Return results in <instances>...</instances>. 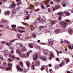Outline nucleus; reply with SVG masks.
Instances as JSON below:
<instances>
[{
	"mask_svg": "<svg viewBox=\"0 0 73 73\" xmlns=\"http://www.w3.org/2000/svg\"><path fill=\"white\" fill-rule=\"evenodd\" d=\"M29 56V53L28 52L27 54H21L19 55L20 57L22 58H27Z\"/></svg>",
	"mask_w": 73,
	"mask_h": 73,
	"instance_id": "f257e3e1",
	"label": "nucleus"
},
{
	"mask_svg": "<svg viewBox=\"0 0 73 73\" xmlns=\"http://www.w3.org/2000/svg\"><path fill=\"white\" fill-rule=\"evenodd\" d=\"M67 24V23L64 22H60L61 27H62V28H65L66 27Z\"/></svg>",
	"mask_w": 73,
	"mask_h": 73,
	"instance_id": "f03ea898",
	"label": "nucleus"
},
{
	"mask_svg": "<svg viewBox=\"0 0 73 73\" xmlns=\"http://www.w3.org/2000/svg\"><path fill=\"white\" fill-rule=\"evenodd\" d=\"M16 68L17 71L18 72H23V69L22 68H20V66L19 65H17L16 67Z\"/></svg>",
	"mask_w": 73,
	"mask_h": 73,
	"instance_id": "7ed1b4c3",
	"label": "nucleus"
},
{
	"mask_svg": "<svg viewBox=\"0 0 73 73\" xmlns=\"http://www.w3.org/2000/svg\"><path fill=\"white\" fill-rule=\"evenodd\" d=\"M8 66H10V67H9L7 68H6V70L7 71H9L10 70H11V66H12V64H11V63H9L8 64Z\"/></svg>",
	"mask_w": 73,
	"mask_h": 73,
	"instance_id": "20e7f679",
	"label": "nucleus"
},
{
	"mask_svg": "<svg viewBox=\"0 0 73 73\" xmlns=\"http://www.w3.org/2000/svg\"><path fill=\"white\" fill-rule=\"evenodd\" d=\"M40 65V62L39 61H37L34 64L35 66H38Z\"/></svg>",
	"mask_w": 73,
	"mask_h": 73,
	"instance_id": "39448f33",
	"label": "nucleus"
},
{
	"mask_svg": "<svg viewBox=\"0 0 73 73\" xmlns=\"http://www.w3.org/2000/svg\"><path fill=\"white\" fill-rule=\"evenodd\" d=\"M1 22L3 23H5V24H8L9 22L8 21L5 20V19H1Z\"/></svg>",
	"mask_w": 73,
	"mask_h": 73,
	"instance_id": "423d86ee",
	"label": "nucleus"
},
{
	"mask_svg": "<svg viewBox=\"0 0 73 73\" xmlns=\"http://www.w3.org/2000/svg\"><path fill=\"white\" fill-rule=\"evenodd\" d=\"M42 51L43 52V53L44 55H45V56H48V54H47L46 52H49L48 50H45L44 49L42 50Z\"/></svg>",
	"mask_w": 73,
	"mask_h": 73,
	"instance_id": "0eeeda50",
	"label": "nucleus"
},
{
	"mask_svg": "<svg viewBox=\"0 0 73 73\" xmlns=\"http://www.w3.org/2000/svg\"><path fill=\"white\" fill-rule=\"evenodd\" d=\"M33 60L36 61L37 60V55L36 54H35L33 56Z\"/></svg>",
	"mask_w": 73,
	"mask_h": 73,
	"instance_id": "6e6552de",
	"label": "nucleus"
},
{
	"mask_svg": "<svg viewBox=\"0 0 73 73\" xmlns=\"http://www.w3.org/2000/svg\"><path fill=\"white\" fill-rule=\"evenodd\" d=\"M16 53H17V54H19V56H20V55L21 54V52L19 49H17L16 50Z\"/></svg>",
	"mask_w": 73,
	"mask_h": 73,
	"instance_id": "1a4fd4ad",
	"label": "nucleus"
},
{
	"mask_svg": "<svg viewBox=\"0 0 73 73\" xmlns=\"http://www.w3.org/2000/svg\"><path fill=\"white\" fill-rule=\"evenodd\" d=\"M34 47L35 48H36L37 49L39 50L40 51H41V48L40 46H38V45H36L34 46Z\"/></svg>",
	"mask_w": 73,
	"mask_h": 73,
	"instance_id": "9d476101",
	"label": "nucleus"
},
{
	"mask_svg": "<svg viewBox=\"0 0 73 73\" xmlns=\"http://www.w3.org/2000/svg\"><path fill=\"white\" fill-rule=\"evenodd\" d=\"M60 31L61 30L60 29H58L56 30L54 32L55 33H56V34H58V33H59L60 32Z\"/></svg>",
	"mask_w": 73,
	"mask_h": 73,
	"instance_id": "9b49d317",
	"label": "nucleus"
},
{
	"mask_svg": "<svg viewBox=\"0 0 73 73\" xmlns=\"http://www.w3.org/2000/svg\"><path fill=\"white\" fill-rule=\"evenodd\" d=\"M63 13H64V12H58L57 13V14L58 15H59L60 16H62L63 15Z\"/></svg>",
	"mask_w": 73,
	"mask_h": 73,
	"instance_id": "f8f14e48",
	"label": "nucleus"
},
{
	"mask_svg": "<svg viewBox=\"0 0 73 73\" xmlns=\"http://www.w3.org/2000/svg\"><path fill=\"white\" fill-rule=\"evenodd\" d=\"M30 48H33V46H34V44L33 43H30L29 45Z\"/></svg>",
	"mask_w": 73,
	"mask_h": 73,
	"instance_id": "ddd939ff",
	"label": "nucleus"
},
{
	"mask_svg": "<svg viewBox=\"0 0 73 73\" xmlns=\"http://www.w3.org/2000/svg\"><path fill=\"white\" fill-rule=\"evenodd\" d=\"M48 68V66H42V68H40V70H43V69H44V68L45 69V68Z\"/></svg>",
	"mask_w": 73,
	"mask_h": 73,
	"instance_id": "4468645a",
	"label": "nucleus"
},
{
	"mask_svg": "<svg viewBox=\"0 0 73 73\" xmlns=\"http://www.w3.org/2000/svg\"><path fill=\"white\" fill-rule=\"evenodd\" d=\"M21 51H22V52H27V50L25 48L23 47L21 49Z\"/></svg>",
	"mask_w": 73,
	"mask_h": 73,
	"instance_id": "2eb2a0df",
	"label": "nucleus"
},
{
	"mask_svg": "<svg viewBox=\"0 0 73 73\" xmlns=\"http://www.w3.org/2000/svg\"><path fill=\"white\" fill-rule=\"evenodd\" d=\"M9 56L11 57L13 59H15V58H16L14 55H11V54H9Z\"/></svg>",
	"mask_w": 73,
	"mask_h": 73,
	"instance_id": "dca6fc26",
	"label": "nucleus"
},
{
	"mask_svg": "<svg viewBox=\"0 0 73 73\" xmlns=\"http://www.w3.org/2000/svg\"><path fill=\"white\" fill-rule=\"evenodd\" d=\"M19 45H20L21 47H23V44L21 43H17L16 44V46H19Z\"/></svg>",
	"mask_w": 73,
	"mask_h": 73,
	"instance_id": "f3484780",
	"label": "nucleus"
},
{
	"mask_svg": "<svg viewBox=\"0 0 73 73\" xmlns=\"http://www.w3.org/2000/svg\"><path fill=\"white\" fill-rule=\"evenodd\" d=\"M16 40H18V39H13L11 40L10 41V42H11V44L12 45V44H13V42H15V41Z\"/></svg>",
	"mask_w": 73,
	"mask_h": 73,
	"instance_id": "a211bd4d",
	"label": "nucleus"
},
{
	"mask_svg": "<svg viewBox=\"0 0 73 73\" xmlns=\"http://www.w3.org/2000/svg\"><path fill=\"white\" fill-rule=\"evenodd\" d=\"M6 45H7L8 46H10L11 45H12V44L10 42V41H9V42H7L6 44Z\"/></svg>",
	"mask_w": 73,
	"mask_h": 73,
	"instance_id": "6ab92c4d",
	"label": "nucleus"
},
{
	"mask_svg": "<svg viewBox=\"0 0 73 73\" xmlns=\"http://www.w3.org/2000/svg\"><path fill=\"white\" fill-rule=\"evenodd\" d=\"M38 20H39V21H42V22H44V19H42V18L39 17L37 18Z\"/></svg>",
	"mask_w": 73,
	"mask_h": 73,
	"instance_id": "aec40b11",
	"label": "nucleus"
},
{
	"mask_svg": "<svg viewBox=\"0 0 73 73\" xmlns=\"http://www.w3.org/2000/svg\"><path fill=\"white\" fill-rule=\"evenodd\" d=\"M16 5L15 3L12 4L11 5V6H10L9 8H13L14 7H15V6Z\"/></svg>",
	"mask_w": 73,
	"mask_h": 73,
	"instance_id": "412c9836",
	"label": "nucleus"
},
{
	"mask_svg": "<svg viewBox=\"0 0 73 73\" xmlns=\"http://www.w3.org/2000/svg\"><path fill=\"white\" fill-rule=\"evenodd\" d=\"M26 64L27 65L28 67L29 68L30 67V65H31V63L29 61H27L26 62Z\"/></svg>",
	"mask_w": 73,
	"mask_h": 73,
	"instance_id": "4be33fe9",
	"label": "nucleus"
},
{
	"mask_svg": "<svg viewBox=\"0 0 73 73\" xmlns=\"http://www.w3.org/2000/svg\"><path fill=\"white\" fill-rule=\"evenodd\" d=\"M19 64L21 65V67H23L24 66V64H23V62H19Z\"/></svg>",
	"mask_w": 73,
	"mask_h": 73,
	"instance_id": "5701e85b",
	"label": "nucleus"
},
{
	"mask_svg": "<svg viewBox=\"0 0 73 73\" xmlns=\"http://www.w3.org/2000/svg\"><path fill=\"white\" fill-rule=\"evenodd\" d=\"M9 13H10V12L9 11H5L4 13V14L5 15H9Z\"/></svg>",
	"mask_w": 73,
	"mask_h": 73,
	"instance_id": "b1692460",
	"label": "nucleus"
},
{
	"mask_svg": "<svg viewBox=\"0 0 73 73\" xmlns=\"http://www.w3.org/2000/svg\"><path fill=\"white\" fill-rule=\"evenodd\" d=\"M48 44L50 46H52L53 45V42L52 41H50L48 43Z\"/></svg>",
	"mask_w": 73,
	"mask_h": 73,
	"instance_id": "393cba45",
	"label": "nucleus"
},
{
	"mask_svg": "<svg viewBox=\"0 0 73 73\" xmlns=\"http://www.w3.org/2000/svg\"><path fill=\"white\" fill-rule=\"evenodd\" d=\"M64 65H65V64H64V62H62V63H61V64H60L59 65V66L61 67H61H62V66H64Z\"/></svg>",
	"mask_w": 73,
	"mask_h": 73,
	"instance_id": "a878e982",
	"label": "nucleus"
},
{
	"mask_svg": "<svg viewBox=\"0 0 73 73\" xmlns=\"http://www.w3.org/2000/svg\"><path fill=\"white\" fill-rule=\"evenodd\" d=\"M68 48L70 49H73V45H69L68 46Z\"/></svg>",
	"mask_w": 73,
	"mask_h": 73,
	"instance_id": "bb28decb",
	"label": "nucleus"
},
{
	"mask_svg": "<svg viewBox=\"0 0 73 73\" xmlns=\"http://www.w3.org/2000/svg\"><path fill=\"white\" fill-rule=\"evenodd\" d=\"M65 60H66V63L67 64L68 62H69V59L68 58H65Z\"/></svg>",
	"mask_w": 73,
	"mask_h": 73,
	"instance_id": "cd10ccee",
	"label": "nucleus"
},
{
	"mask_svg": "<svg viewBox=\"0 0 73 73\" xmlns=\"http://www.w3.org/2000/svg\"><path fill=\"white\" fill-rule=\"evenodd\" d=\"M65 13H66V14H67V16H69V15H70V14H69V12H66V11H64V12Z\"/></svg>",
	"mask_w": 73,
	"mask_h": 73,
	"instance_id": "c85d7f7f",
	"label": "nucleus"
},
{
	"mask_svg": "<svg viewBox=\"0 0 73 73\" xmlns=\"http://www.w3.org/2000/svg\"><path fill=\"white\" fill-rule=\"evenodd\" d=\"M11 27L14 28H16V25H12L11 26Z\"/></svg>",
	"mask_w": 73,
	"mask_h": 73,
	"instance_id": "c756f323",
	"label": "nucleus"
},
{
	"mask_svg": "<svg viewBox=\"0 0 73 73\" xmlns=\"http://www.w3.org/2000/svg\"><path fill=\"white\" fill-rule=\"evenodd\" d=\"M66 3H65L64 2H63L62 3V5L63 7H65V6H66Z\"/></svg>",
	"mask_w": 73,
	"mask_h": 73,
	"instance_id": "7c9ffc66",
	"label": "nucleus"
},
{
	"mask_svg": "<svg viewBox=\"0 0 73 73\" xmlns=\"http://www.w3.org/2000/svg\"><path fill=\"white\" fill-rule=\"evenodd\" d=\"M44 57V56H39V58L41 60H43Z\"/></svg>",
	"mask_w": 73,
	"mask_h": 73,
	"instance_id": "2f4dec72",
	"label": "nucleus"
},
{
	"mask_svg": "<svg viewBox=\"0 0 73 73\" xmlns=\"http://www.w3.org/2000/svg\"><path fill=\"white\" fill-rule=\"evenodd\" d=\"M18 31L19 32H20V33H23V32H25V31H22L21 30L19 29H18Z\"/></svg>",
	"mask_w": 73,
	"mask_h": 73,
	"instance_id": "473e14b6",
	"label": "nucleus"
},
{
	"mask_svg": "<svg viewBox=\"0 0 73 73\" xmlns=\"http://www.w3.org/2000/svg\"><path fill=\"white\" fill-rule=\"evenodd\" d=\"M50 52V56H52V57H54V55L53 54L52 52Z\"/></svg>",
	"mask_w": 73,
	"mask_h": 73,
	"instance_id": "72a5a7b5",
	"label": "nucleus"
},
{
	"mask_svg": "<svg viewBox=\"0 0 73 73\" xmlns=\"http://www.w3.org/2000/svg\"><path fill=\"white\" fill-rule=\"evenodd\" d=\"M68 32L70 33V34H71L72 32V29H70L69 30Z\"/></svg>",
	"mask_w": 73,
	"mask_h": 73,
	"instance_id": "f704fd0d",
	"label": "nucleus"
},
{
	"mask_svg": "<svg viewBox=\"0 0 73 73\" xmlns=\"http://www.w3.org/2000/svg\"><path fill=\"white\" fill-rule=\"evenodd\" d=\"M20 10V7H18L16 9V11H19Z\"/></svg>",
	"mask_w": 73,
	"mask_h": 73,
	"instance_id": "c9c22d12",
	"label": "nucleus"
},
{
	"mask_svg": "<svg viewBox=\"0 0 73 73\" xmlns=\"http://www.w3.org/2000/svg\"><path fill=\"white\" fill-rule=\"evenodd\" d=\"M54 23V21H52L51 22L50 24H51V25H53Z\"/></svg>",
	"mask_w": 73,
	"mask_h": 73,
	"instance_id": "e433bc0d",
	"label": "nucleus"
},
{
	"mask_svg": "<svg viewBox=\"0 0 73 73\" xmlns=\"http://www.w3.org/2000/svg\"><path fill=\"white\" fill-rule=\"evenodd\" d=\"M45 31L46 32H50V29H49V30H45Z\"/></svg>",
	"mask_w": 73,
	"mask_h": 73,
	"instance_id": "4c0bfd02",
	"label": "nucleus"
},
{
	"mask_svg": "<svg viewBox=\"0 0 73 73\" xmlns=\"http://www.w3.org/2000/svg\"><path fill=\"white\" fill-rule=\"evenodd\" d=\"M32 36H33V37H36V35L35 34H32Z\"/></svg>",
	"mask_w": 73,
	"mask_h": 73,
	"instance_id": "58836bf2",
	"label": "nucleus"
},
{
	"mask_svg": "<svg viewBox=\"0 0 73 73\" xmlns=\"http://www.w3.org/2000/svg\"><path fill=\"white\" fill-rule=\"evenodd\" d=\"M31 69L32 70H35V66L34 65H33L31 67Z\"/></svg>",
	"mask_w": 73,
	"mask_h": 73,
	"instance_id": "ea45409f",
	"label": "nucleus"
},
{
	"mask_svg": "<svg viewBox=\"0 0 73 73\" xmlns=\"http://www.w3.org/2000/svg\"><path fill=\"white\" fill-rule=\"evenodd\" d=\"M43 60V61H46V58H45V56H44Z\"/></svg>",
	"mask_w": 73,
	"mask_h": 73,
	"instance_id": "a19ab883",
	"label": "nucleus"
},
{
	"mask_svg": "<svg viewBox=\"0 0 73 73\" xmlns=\"http://www.w3.org/2000/svg\"><path fill=\"white\" fill-rule=\"evenodd\" d=\"M40 11V9H35V12H37V11Z\"/></svg>",
	"mask_w": 73,
	"mask_h": 73,
	"instance_id": "79ce46f5",
	"label": "nucleus"
},
{
	"mask_svg": "<svg viewBox=\"0 0 73 73\" xmlns=\"http://www.w3.org/2000/svg\"><path fill=\"white\" fill-rule=\"evenodd\" d=\"M44 28V26H40V29H42V28Z\"/></svg>",
	"mask_w": 73,
	"mask_h": 73,
	"instance_id": "37998d69",
	"label": "nucleus"
},
{
	"mask_svg": "<svg viewBox=\"0 0 73 73\" xmlns=\"http://www.w3.org/2000/svg\"><path fill=\"white\" fill-rule=\"evenodd\" d=\"M22 23L24 25H28V24L27 23H25L24 22H23Z\"/></svg>",
	"mask_w": 73,
	"mask_h": 73,
	"instance_id": "c03bdc74",
	"label": "nucleus"
},
{
	"mask_svg": "<svg viewBox=\"0 0 73 73\" xmlns=\"http://www.w3.org/2000/svg\"><path fill=\"white\" fill-rule=\"evenodd\" d=\"M37 22L35 21V22H34V23H33V25H36V24H37Z\"/></svg>",
	"mask_w": 73,
	"mask_h": 73,
	"instance_id": "a18cd8bd",
	"label": "nucleus"
},
{
	"mask_svg": "<svg viewBox=\"0 0 73 73\" xmlns=\"http://www.w3.org/2000/svg\"><path fill=\"white\" fill-rule=\"evenodd\" d=\"M65 42H66V43H68V44H70V42L68 41V40H65L64 41Z\"/></svg>",
	"mask_w": 73,
	"mask_h": 73,
	"instance_id": "49530a36",
	"label": "nucleus"
},
{
	"mask_svg": "<svg viewBox=\"0 0 73 73\" xmlns=\"http://www.w3.org/2000/svg\"><path fill=\"white\" fill-rule=\"evenodd\" d=\"M66 22H68V24H69V23L70 24V21H69V20H66Z\"/></svg>",
	"mask_w": 73,
	"mask_h": 73,
	"instance_id": "de8ad7c7",
	"label": "nucleus"
},
{
	"mask_svg": "<svg viewBox=\"0 0 73 73\" xmlns=\"http://www.w3.org/2000/svg\"><path fill=\"white\" fill-rule=\"evenodd\" d=\"M55 50L58 56H59V52H58L57 50Z\"/></svg>",
	"mask_w": 73,
	"mask_h": 73,
	"instance_id": "09e8293b",
	"label": "nucleus"
},
{
	"mask_svg": "<svg viewBox=\"0 0 73 73\" xmlns=\"http://www.w3.org/2000/svg\"><path fill=\"white\" fill-rule=\"evenodd\" d=\"M58 20H59L60 21L61 20V17H58Z\"/></svg>",
	"mask_w": 73,
	"mask_h": 73,
	"instance_id": "8fccbe9b",
	"label": "nucleus"
},
{
	"mask_svg": "<svg viewBox=\"0 0 73 73\" xmlns=\"http://www.w3.org/2000/svg\"><path fill=\"white\" fill-rule=\"evenodd\" d=\"M40 45H46V44L44 43H40Z\"/></svg>",
	"mask_w": 73,
	"mask_h": 73,
	"instance_id": "3c124183",
	"label": "nucleus"
},
{
	"mask_svg": "<svg viewBox=\"0 0 73 73\" xmlns=\"http://www.w3.org/2000/svg\"><path fill=\"white\" fill-rule=\"evenodd\" d=\"M31 38L32 37H29L27 38H25V39H26V40H27V39H28V38H29L30 39H31Z\"/></svg>",
	"mask_w": 73,
	"mask_h": 73,
	"instance_id": "603ef678",
	"label": "nucleus"
},
{
	"mask_svg": "<svg viewBox=\"0 0 73 73\" xmlns=\"http://www.w3.org/2000/svg\"><path fill=\"white\" fill-rule=\"evenodd\" d=\"M24 71L25 73H27V72H28V71H27V69H24Z\"/></svg>",
	"mask_w": 73,
	"mask_h": 73,
	"instance_id": "864d4df0",
	"label": "nucleus"
},
{
	"mask_svg": "<svg viewBox=\"0 0 73 73\" xmlns=\"http://www.w3.org/2000/svg\"><path fill=\"white\" fill-rule=\"evenodd\" d=\"M4 55L5 56H7L8 55V54H7V53H5H5H4Z\"/></svg>",
	"mask_w": 73,
	"mask_h": 73,
	"instance_id": "5fc2aeb1",
	"label": "nucleus"
},
{
	"mask_svg": "<svg viewBox=\"0 0 73 73\" xmlns=\"http://www.w3.org/2000/svg\"><path fill=\"white\" fill-rule=\"evenodd\" d=\"M3 65H5V66H6L7 65V63L5 62H3Z\"/></svg>",
	"mask_w": 73,
	"mask_h": 73,
	"instance_id": "6e6d98bb",
	"label": "nucleus"
},
{
	"mask_svg": "<svg viewBox=\"0 0 73 73\" xmlns=\"http://www.w3.org/2000/svg\"><path fill=\"white\" fill-rule=\"evenodd\" d=\"M4 27V25H0V28H3Z\"/></svg>",
	"mask_w": 73,
	"mask_h": 73,
	"instance_id": "4d7b16f0",
	"label": "nucleus"
},
{
	"mask_svg": "<svg viewBox=\"0 0 73 73\" xmlns=\"http://www.w3.org/2000/svg\"><path fill=\"white\" fill-rule=\"evenodd\" d=\"M26 19H27L28 20L29 19V17H27L24 20H26Z\"/></svg>",
	"mask_w": 73,
	"mask_h": 73,
	"instance_id": "13d9d810",
	"label": "nucleus"
},
{
	"mask_svg": "<svg viewBox=\"0 0 73 73\" xmlns=\"http://www.w3.org/2000/svg\"><path fill=\"white\" fill-rule=\"evenodd\" d=\"M41 7L42 8H44V6L42 4H41Z\"/></svg>",
	"mask_w": 73,
	"mask_h": 73,
	"instance_id": "bf43d9fd",
	"label": "nucleus"
},
{
	"mask_svg": "<svg viewBox=\"0 0 73 73\" xmlns=\"http://www.w3.org/2000/svg\"><path fill=\"white\" fill-rule=\"evenodd\" d=\"M11 52L12 54H13L14 53V51L13 50H11Z\"/></svg>",
	"mask_w": 73,
	"mask_h": 73,
	"instance_id": "052dcab7",
	"label": "nucleus"
},
{
	"mask_svg": "<svg viewBox=\"0 0 73 73\" xmlns=\"http://www.w3.org/2000/svg\"><path fill=\"white\" fill-rule=\"evenodd\" d=\"M21 4V2L20 1L19 2H18L17 3V5H20Z\"/></svg>",
	"mask_w": 73,
	"mask_h": 73,
	"instance_id": "680f3d73",
	"label": "nucleus"
},
{
	"mask_svg": "<svg viewBox=\"0 0 73 73\" xmlns=\"http://www.w3.org/2000/svg\"><path fill=\"white\" fill-rule=\"evenodd\" d=\"M19 28H21V29H25V28L21 27H19Z\"/></svg>",
	"mask_w": 73,
	"mask_h": 73,
	"instance_id": "e2e57ef3",
	"label": "nucleus"
},
{
	"mask_svg": "<svg viewBox=\"0 0 73 73\" xmlns=\"http://www.w3.org/2000/svg\"><path fill=\"white\" fill-rule=\"evenodd\" d=\"M53 11H56V9H55V8H54V7H53Z\"/></svg>",
	"mask_w": 73,
	"mask_h": 73,
	"instance_id": "0e129e2a",
	"label": "nucleus"
},
{
	"mask_svg": "<svg viewBox=\"0 0 73 73\" xmlns=\"http://www.w3.org/2000/svg\"><path fill=\"white\" fill-rule=\"evenodd\" d=\"M48 11L49 12H50V8H48Z\"/></svg>",
	"mask_w": 73,
	"mask_h": 73,
	"instance_id": "69168bd1",
	"label": "nucleus"
},
{
	"mask_svg": "<svg viewBox=\"0 0 73 73\" xmlns=\"http://www.w3.org/2000/svg\"><path fill=\"white\" fill-rule=\"evenodd\" d=\"M31 29H33V25H31Z\"/></svg>",
	"mask_w": 73,
	"mask_h": 73,
	"instance_id": "338daca9",
	"label": "nucleus"
},
{
	"mask_svg": "<svg viewBox=\"0 0 73 73\" xmlns=\"http://www.w3.org/2000/svg\"><path fill=\"white\" fill-rule=\"evenodd\" d=\"M5 43V41H3L1 42L2 44H4Z\"/></svg>",
	"mask_w": 73,
	"mask_h": 73,
	"instance_id": "774afa93",
	"label": "nucleus"
}]
</instances>
